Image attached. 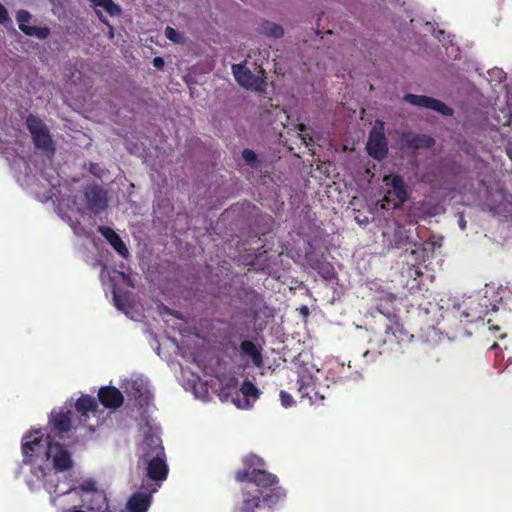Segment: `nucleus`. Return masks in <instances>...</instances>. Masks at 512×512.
Returning <instances> with one entry per match:
<instances>
[{
    "instance_id": "f257e3e1",
    "label": "nucleus",
    "mask_w": 512,
    "mask_h": 512,
    "mask_svg": "<svg viewBox=\"0 0 512 512\" xmlns=\"http://www.w3.org/2000/svg\"><path fill=\"white\" fill-rule=\"evenodd\" d=\"M243 462L247 468L236 472V481H247L255 484L258 487L257 493L261 495L263 504L268 505V509L272 510L273 506L285 497V490L278 486L277 476L263 469H251L252 466L263 465V460L256 455L246 457Z\"/></svg>"
},
{
    "instance_id": "f03ea898",
    "label": "nucleus",
    "mask_w": 512,
    "mask_h": 512,
    "mask_svg": "<svg viewBox=\"0 0 512 512\" xmlns=\"http://www.w3.org/2000/svg\"><path fill=\"white\" fill-rule=\"evenodd\" d=\"M367 330L372 333L384 332L386 341L399 343L407 336V332L400 322V318L394 308H388L382 303L371 312V320L367 323Z\"/></svg>"
},
{
    "instance_id": "7ed1b4c3",
    "label": "nucleus",
    "mask_w": 512,
    "mask_h": 512,
    "mask_svg": "<svg viewBox=\"0 0 512 512\" xmlns=\"http://www.w3.org/2000/svg\"><path fill=\"white\" fill-rule=\"evenodd\" d=\"M142 455L138 463L146 465L147 477L155 482L166 480L168 465L163 446L158 438L146 437L141 444Z\"/></svg>"
},
{
    "instance_id": "20e7f679",
    "label": "nucleus",
    "mask_w": 512,
    "mask_h": 512,
    "mask_svg": "<svg viewBox=\"0 0 512 512\" xmlns=\"http://www.w3.org/2000/svg\"><path fill=\"white\" fill-rule=\"evenodd\" d=\"M26 126L36 149L47 156H53L56 148L47 125L39 117L30 114L26 119Z\"/></svg>"
},
{
    "instance_id": "39448f33",
    "label": "nucleus",
    "mask_w": 512,
    "mask_h": 512,
    "mask_svg": "<svg viewBox=\"0 0 512 512\" xmlns=\"http://www.w3.org/2000/svg\"><path fill=\"white\" fill-rule=\"evenodd\" d=\"M232 72L237 83L247 90L254 92H263L266 89L265 70L259 68L257 74L246 67V61L232 66Z\"/></svg>"
},
{
    "instance_id": "423d86ee",
    "label": "nucleus",
    "mask_w": 512,
    "mask_h": 512,
    "mask_svg": "<svg viewBox=\"0 0 512 512\" xmlns=\"http://www.w3.org/2000/svg\"><path fill=\"white\" fill-rule=\"evenodd\" d=\"M384 182L388 187L383 197L384 208H399L407 199L408 191L403 177L399 174L390 177H384Z\"/></svg>"
},
{
    "instance_id": "0eeeda50",
    "label": "nucleus",
    "mask_w": 512,
    "mask_h": 512,
    "mask_svg": "<svg viewBox=\"0 0 512 512\" xmlns=\"http://www.w3.org/2000/svg\"><path fill=\"white\" fill-rule=\"evenodd\" d=\"M368 154L375 160L382 161L388 154V142L384 132V123L376 121L370 130L366 143Z\"/></svg>"
},
{
    "instance_id": "6e6552de",
    "label": "nucleus",
    "mask_w": 512,
    "mask_h": 512,
    "mask_svg": "<svg viewBox=\"0 0 512 512\" xmlns=\"http://www.w3.org/2000/svg\"><path fill=\"white\" fill-rule=\"evenodd\" d=\"M46 456L52 459L53 467L58 472H65L73 467L71 453L58 442H47Z\"/></svg>"
},
{
    "instance_id": "1a4fd4ad",
    "label": "nucleus",
    "mask_w": 512,
    "mask_h": 512,
    "mask_svg": "<svg viewBox=\"0 0 512 512\" xmlns=\"http://www.w3.org/2000/svg\"><path fill=\"white\" fill-rule=\"evenodd\" d=\"M403 100L413 106L427 108L445 116H451L453 114L452 108L447 106L444 102L429 96L407 93L404 95Z\"/></svg>"
},
{
    "instance_id": "9d476101",
    "label": "nucleus",
    "mask_w": 512,
    "mask_h": 512,
    "mask_svg": "<svg viewBox=\"0 0 512 512\" xmlns=\"http://www.w3.org/2000/svg\"><path fill=\"white\" fill-rule=\"evenodd\" d=\"M31 19L32 15L27 10L21 9L16 13V21L18 22V26L21 32H23L26 36L36 37L39 40H46L51 34L50 28L27 25Z\"/></svg>"
},
{
    "instance_id": "9b49d317",
    "label": "nucleus",
    "mask_w": 512,
    "mask_h": 512,
    "mask_svg": "<svg viewBox=\"0 0 512 512\" xmlns=\"http://www.w3.org/2000/svg\"><path fill=\"white\" fill-rule=\"evenodd\" d=\"M44 447L43 434L40 430L27 433L22 438V453L24 463H30L32 458Z\"/></svg>"
},
{
    "instance_id": "f8f14e48",
    "label": "nucleus",
    "mask_w": 512,
    "mask_h": 512,
    "mask_svg": "<svg viewBox=\"0 0 512 512\" xmlns=\"http://www.w3.org/2000/svg\"><path fill=\"white\" fill-rule=\"evenodd\" d=\"M98 400L105 408L117 409L123 405L124 397L118 388L103 386L98 391Z\"/></svg>"
},
{
    "instance_id": "ddd939ff",
    "label": "nucleus",
    "mask_w": 512,
    "mask_h": 512,
    "mask_svg": "<svg viewBox=\"0 0 512 512\" xmlns=\"http://www.w3.org/2000/svg\"><path fill=\"white\" fill-rule=\"evenodd\" d=\"M85 199L90 210L99 212L106 208L107 199L105 192L98 186H93L85 191Z\"/></svg>"
},
{
    "instance_id": "4468645a",
    "label": "nucleus",
    "mask_w": 512,
    "mask_h": 512,
    "mask_svg": "<svg viewBox=\"0 0 512 512\" xmlns=\"http://www.w3.org/2000/svg\"><path fill=\"white\" fill-rule=\"evenodd\" d=\"M98 232L113 247V249L123 258H127L129 251L121 237L108 226H99Z\"/></svg>"
},
{
    "instance_id": "2eb2a0df",
    "label": "nucleus",
    "mask_w": 512,
    "mask_h": 512,
    "mask_svg": "<svg viewBox=\"0 0 512 512\" xmlns=\"http://www.w3.org/2000/svg\"><path fill=\"white\" fill-rule=\"evenodd\" d=\"M268 507L264 505L259 493H252L249 490H242V502L237 508V512H256L258 509Z\"/></svg>"
},
{
    "instance_id": "dca6fc26",
    "label": "nucleus",
    "mask_w": 512,
    "mask_h": 512,
    "mask_svg": "<svg viewBox=\"0 0 512 512\" xmlns=\"http://www.w3.org/2000/svg\"><path fill=\"white\" fill-rule=\"evenodd\" d=\"M403 144L410 149L431 148L435 141L432 137L424 134L404 133L402 136Z\"/></svg>"
},
{
    "instance_id": "f3484780",
    "label": "nucleus",
    "mask_w": 512,
    "mask_h": 512,
    "mask_svg": "<svg viewBox=\"0 0 512 512\" xmlns=\"http://www.w3.org/2000/svg\"><path fill=\"white\" fill-rule=\"evenodd\" d=\"M156 492L152 489L150 493L136 492L127 502V509L129 512H147L151 504V494Z\"/></svg>"
},
{
    "instance_id": "a211bd4d",
    "label": "nucleus",
    "mask_w": 512,
    "mask_h": 512,
    "mask_svg": "<svg viewBox=\"0 0 512 512\" xmlns=\"http://www.w3.org/2000/svg\"><path fill=\"white\" fill-rule=\"evenodd\" d=\"M240 355L247 357L251 360L255 367H261L263 365V356L261 348H259L254 342L250 340H244L239 346Z\"/></svg>"
},
{
    "instance_id": "6ab92c4d",
    "label": "nucleus",
    "mask_w": 512,
    "mask_h": 512,
    "mask_svg": "<svg viewBox=\"0 0 512 512\" xmlns=\"http://www.w3.org/2000/svg\"><path fill=\"white\" fill-rule=\"evenodd\" d=\"M98 408L97 401L89 395H82L75 403V409L82 416H87L89 412H96Z\"/></svg>"
},
{
    "instance_id": "aec40b11",
    "label": "nucleus",
    "mask_w": 512,
    "mask_h": 512,
    "mask_svg": "<svg viewBox=\"0 0 512 512\" xmlns=\"http://www.w3.org/2000/svg\"><path fill=\"white\" fill-rule=\"evenodd\" d=\"M409 239V230L397 224L389 241L394 248H402L409 243Z\"/></svg>"
},
{
    "instance_id": "412c9836",
    "label": "nucleus",
    "mask_w": 512,
    "mask_h": 512,
    "mask_svg": "<svg viewBox=\"0 0 512 512\" xmlns=\"http://www.w3.org/2000/svg\"><path fill=\"white\" fill-rule=\"evenodd\" d=\"M91 6L96 10L102 8L111 17H117L121 15V8L113 0H88Z\"/></svg>"
},
{
    "instance_id": "4be33fe9",
    "label": "nucleus",
    "mask_w": 512,
    "mask_h": 512,
    "mask_svg": "<svg viewBox=\"0 0 512 512\" xmlns=\"http://www.w3.org/2000/svg\"><path fill=\"white\" fill-rule=\"evenodd\" d=\"M259 32L275 39L282 38L284 35V29L281 25L268 20H264L260 23Z\"/></svg>"
},
{
    "instance_id": "5701e85b",
    "label": "nucleus",
    "mask_w": 512,
    "mask_h": 512,
    "mask_svg": "<svg viewBox=\"0 0 512 512\" xmlns=\"http://www.w3.org/2000/svg\"><path fill=\"white\" fill-rule=\"evenodd\" d=\"M51 423L57 432H69L71 429L70 411L57 413L51 419Z\"/></svg>"
},
{
    "instance_id": "b1692460",
    "label": "nucleus",
    "mask_w": 512,
    "mask_h": 512,
    "mask_svg": "<svg viewBox=\"0 0 512 512\" xmlns=\"http://www.w3.org/2000/svg\"><path fill=\"white\" fill-rule=\"evenodd\" d=\"M297 386L300 398H307L312 403L311 393L315 390V385L310 376H300L297 379Z\"/></svg>"
},
{
    "instance_id": "393cba45",
    "label": "nucleus",
    "mask_w": 512,
    "mask_h": 512,
    "mask_svg": "<svg viewBox=\"0 0 512 512\" xmlns=\"http://www.w3.org/2000/svg\"><path fill=\"white\" fill-rule=\"evenodd\" d=\"M240 391L246 399L247 403H249L250 399L255 401L260 394L258 388L249 380H244L242 382Z\"/></svg>"
},
{
    "instance_id": "a878e982",
    "label": "nucleus",
    "mask_w": 512,
    "mask_h": 512,
    "mask_svg": "<svg viewBox=\"0 0 512 512\" xmlns=\"http://www.w3.org/2000/svg\"><path fill=\"white\" fill-rule=\"evenodd\" d=\"M311 267L314 269V270H317L318 273L326 280H331L334 278V268L331 264L329 263H320V262H316V263H313L311 264Z\"/></svg>"
},
{
    "instance_id": "bb28decb",
    "label": "nucleus",
    "mask_w": 512,
    "mask_h": 512,
    "mask_svg": "<svg viewBox=\"0 0 512 512\" xmlns=\"http://www.w3.org/2000/svg\"><path fill=\"white\" fill-rule=\"evenodd\" d=\"M242 158L253 169H258L261 166L257 154L251 149L245 148L242 151Z\"/></svg>"
},
{
    "instance_id": "cd10ccee",
    "label": "nucleus",
    "mask_w": 512,
    "mask_h": 512,
    "mask_svg": "<svg viewBox=\"0 0 512 512\" xmlns=\"http://www.w3.org/2000/svg\"><path fill=\"white\" fill-rule=\"evenodd\" d=\"M165 36H166L169 40H171V41H173V42H175V43L179 42V40H180V35H179V33H178L174 28H172V27H170V26H167V27L165 28Z\"/></svg>"
},
{
    "instance_id": "c85d7f7f",
    "label": "nucleus",
    "mask_w": 512,
    "mask_h": 512,
    "mask_svg": "<svg viewBox=\"0 0 512 512\" xmlns=\"http://www.w3.org/2000/svg\"><path fill=\"white\" fill-rule=\"evenodd\" d=\"M280 400L284 407H291L294 403L292 396L286 391L280 392Z\"/></svg>"
},
{
    "instance_id": "c756f323",
    "label": "nucleus",
    "mask_w": 512,
    "mask_h": 512,
    "mask_svg": "<svg viewBox=\"0 0 512 512\" xmlns=\"http://www.w3.org/2000/svg\"><path fill=\"white\" fill-rule=\"evenodd\" d=\"M9 22H11L9 13H8L6 7L0 3V25H5Z\"/></svg>"
},
{
    "instance_id": "7c9ffc66",
    "label": "nucleus",
    "mask_w": 512,
    "mask_h": 512,
    "mask_svg": "<svg viewBox=\"0 0 512 512\" xmlns=\"http://www.w3.org/2000/svg\"><path fill=\"white\" fill-rule=\"evenodd\" d=\"M96 14L99 18V20L108 26L109 28V34H110V37L112 38L114 36V29H113V26L109 23V21L106 19V17L103 16V14L101 13L100 10H96Z\"/></svg>"
},
{
    "instance_id": "2f4dec72",
    "label": "nucleus",
    "mask_w": 512,
    "mask_h": 512,
    "mask_svg": "<svg viewBox=\"0 0 512 512\" xmlns=\"http://www.w3.org/2000/svg\"><path fill=\"white\" fill-rule=\"evenodd\" d=\"M414 246H415V249L411 250V255L416 256L415 257L416 261L424 260V254H425L426 250L424 248L418 247L416 244Z\"/></svg>"
},
{
    "instance_id": "473e14b6",
    "label": "nucleus",
    "mask_w": 512,
    "mask_h": 512,
    "mask_svg": "<svg viewBox=\"0 0 512 512\" xmlns=\"http://www.w3.org/2000/svg\"><path fill=\"white\" fill-rule=\"evenodd\" d=\"M152 63H153V66L158 69H162L165 64L163 58H161V57H155L153 59Z\"/></svg>"
},
{
    "instance_id": "72a5a7b5",
    "label": "nucleus",
    "mask_w": 512,
    "mask_h": 512,
    "mask_svg": "<svg viewBox=\"0 0 512 512\" xmlns=\"http://www.w3.org/2000/svg\"><path fill=\"white\" fill-rule=\"evenodd\" d=\"M113 299H114L116 307L119 308V309H122V306H121V303H120V299H119V297L117 296V294L115 292H114Z\"/></svg>"
},
{
    "instance_id": "f704fd0d",
    "label": "nucleus",
    "mask_w": 512,
    "mask_h": 512,
    "mask_svg": "<svg viewBox=\"0 0 512 512\" xmlns=\"http://www.w3.org/2000/svg\"><path fill=\"white\" fill-rule=\"evenodd\" d=\"M298 128L300 131H304L306 129V126L304 124H299Z\"/></svg>"
},
{
    "instance_id": "c9c22d12",
    "label": "nucleus",
    "mask_w": 512,
    "mask_h": 512,
    "mask_svg": "<svg viewBox=\"0 0 512 512\" xmlns=\"http://www.w3.org/2000/svg\"><path fill=\"white\" fill-rule=\"evenodd\" d=\"M52 5H56L60 0H48Z\"/></svg>"
},
{
    "instance_id": "e433bc0d",
    "label": "nucleus",
    "mask_w": 512,
    "mask_h": 512,
    "mask_svg": "<svg viewBox=\"0 0 512 512\" xmlns=\"http://www.w3.org/2000/svg\"><path fill=\"white\" fill-rule=\"evenodd\" d=\"M303 313H308V308L307 307H303Z\"/></svg>"
},
{
    "instance_id": "4c0bfd02",
    "label": "nucleus",
    "mask_w": 512,
    "mask_h": 512,
    "mask_svg": "<svg viewBox=\"0 0 512 512\" xmlns=\"http://www.w3.org/2000/svg\"><path fill=\"white\" fill-rule=\"evenodd\" d=\"M303 313H308V308L307 307H303Z\"/></svg>"
},
{
    "instance_id": "58836bf2",
    "label": "nucleus",
    "mask_w": 512,
    "mask_h": 512,
    "mask_svg": "<svg viewBox=\"0 0 512 512\" xmlns=\"http://www.w3.org/2000/svg\"><path fill=\"white\" fill-rule=\"evenodd\" d=\"M461 228L464 229L465 228V223H461Z\"/></svg>"
}]
</instances>
